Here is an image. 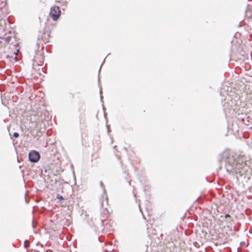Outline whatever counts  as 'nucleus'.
<instances>
[{
	"label": "nucleus",
	"instance_id": "1",
	"mask_svg": "<svg viewBox=\"0 0 252 252\" xmlns=\"http://www.w3.org/2000/svg\"><path fill=\"white\" fill-rule=\"evenodd\" d=\"M225 168L226 171L229 172L234 171L237 172L238 170L243 166V164H240L236 163L234 158L233 157H229L225 161Z\"/></svg>",
	"mask_w": 252,
	"mask_h": 252
},
{
	"label": "nucleus",
	"instance_id": "2",
	"mask_svg": "<svg viewBox=\"0 0 252 252\" xmlns=\"http://www.w3.org/2000/svg\"><path fill=\"white\" fill-rule=\"evenodd\" d=\"M61 10L58 6L52 7L51 8L50 15L54 21H56L60 16Z\"/></svg>",
	"mask_w": 252,
	"mask_h": 252
},
{
	"label": "nucleus",
	"instance_id": "3",
	"mask_svg": "<svg viewBox=\"0 0 252 252\" xmlns=\"http://www.w3.org/2000/svg\"><path fill=\"white\" fill-rule=\"evenodd\" d=\"M50 37V35L49 32H39L37 38V44H40L42 41L44 43L48 42Z\"/></svg>",
	"mask_w": 252,
	"mask_h": 252
},
{
	"label": "nucleus",
	"instance_id": "4",
	"mask_svg": "<svg viewBox=\"0 0 252 252\" xmlns=\"http://www.w3.org/2000/svg\"><path fill=\"white\" fill-rule=\"evenodd\" d=\"M29 160L32 162L38 161L40 158V155L36 151L31 152L29 154Z\"/></svg>",
	"mask_w": 252,
	"mask_h": 252
},
{
	"label": "nucleus",
	"instance_id": "5",
	"mask_svg": "<svg viewBox=\"0 0 252 252\" xmlns=\"http://www.w3.org/2000/svg\"><path fill=\"white\" fill-rule=\"evenodd\" d=\"M11 39V37L10 36H8L6 37H3V41H4L3 44L5 45L7 44L10 41Z\"/></svg>",
	"mask_w": 252,
	"mask_h": 252
},
{
	"label": "nucleus",
	"instance_id": "6",
	"mask_svg": "<svg viewBox=\"0 0 252 252\" xmlns=\"http://www.w3.org/2000/svg\"><path fill=\"white\" fill-rule=\"evenodd\" d=\"M4 41H3V37H0V47L2 46H5V44H3Z\"/></svg>",
	"mask_w": 252,
	"mask_h": 252
},
{
	"label": "nucleus",
	"instance_id": "7",
	"mask_svg": "<svg viewBox=\"0 0 252 252\" xmlns=\"http://www.w3.org/2000/svg\"><path fill=\"white\" fill-rule=\"evenodd\" d=\"M24 246L25 248H28L30 246L29 242L28 240H25L24 242Z\"/></svg>",
	"mask_w": 252,
	"mask_h": 252
},
{
	"label": "nucleus",
	"instance_id": "8",
	"mask_svg": "<svg viewBox=\"0 0 252 252\" xmlns=\"http://www.w3.org/2000/svg\"><path fill=\"white\" fill-rule=\"evenodd\" d=\"M100 185L101 187L104 190V192H105V189H104V184H103V182L102 181H100Z\"/></svg>",
	"mask_w": 252,
	"mask_h": 252
},
{
	"label": "nucleus",
	"instance_id": "9",
	"mask_svg": "<svg viewBox=\"0 0 252 252\" xmlns=\"http://www.w3.org/2000/svg\"><path fill=\"white\" fill-rule=\"evenodd\" d=\"M19 136V134L18 132H14L13 133V136L15 138H18Z\"/></svg>",
	"mask_w": 252,
	"mask_h": 252
},
{
	"label": "nucleus",
	"instance_id": "10",
	"mask_svg": "<svg viewBox=\"0 0 252 252\" xmlns=\"http://www.w3.org/2000/svg\"><path fill=\"white\" fill-rule=\"evenodd\" d=\"M57 198H58L60 200H62L63 199V197L62 195H59V194L58 195Z\"/></svg>",
	"mask_w": 252,
	"mask_h": 252
},
{
	"label": "nucleus",
	"instance_id": "11",
	"mask_svg": "<svg viewBox=\"0 0 252 252\" xmlns=\"http://www.w3.org/2000/svg\"><path fill=\"white\" fill-rule=\"evenodd\" d=\"M225 218L226 219H227V218H230V215H229L228 214H227V215H226L225 216Z\"/></svg>",
	"mask_w": 252,
	"mask_h": 252
},
{
	"label": "nucleus",
	"instance_id": "12",
	"mask_svg": "<svg viewBox=\"0 0 252 252\" xmlns=\"http://www.w3.org/2000/svg\"><path fill=\"white\" fill-rule=\"evenodd\" d=\"M101 90H100V93L101 94Z\"/></svg>",
	"mask_w": 252,
	"mask_h": 252
}]
</instances>
